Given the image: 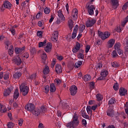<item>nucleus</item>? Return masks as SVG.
<instances>
[{"mask_svg":"<svg viewBox=\"0 0 128 128\" xmlns=\"http://www.w3.org/2000/svg\"><path fill=\"white\" fill-rule=\"evenodd\" d=\"M103 66V64L102 62H98L96 65V67L97 68H101Z\"/></svg>","mask_w":128,"mask_h":128,"instance_id":"59","label":"nucleus"},{"mask_svg":"<svg viewBox=\"0 0 128 128\" xmlns=\"http://www.w3.org/2000/svg\"><path fill=\"white\" fill-rule=\"evenodd\" d=\"M128 22V16H127V17H126L123 22H122V26L123 27H124V26H126V24H127Z\"/></svg>","mask_w":128,"mask_h":128,"instance_id":"42","label":"nucleus"},{"mask_svg":"<svg viewBox=\"0 0 128 128\" xmlns=\"http://www.w3.org/2000/svg\"><path fill=\"white\" fill-rule=\"evenodd\" d=\"M90 49V45H86L85 48V52L86 54L88 53L89 50Z\"/></svg>","mask_w":128,"mask_h":128,"instance_id":"50","label":"nucleus"},{"mask_svg":"<svg viewBox=\"0 0 128 128\" xmlns=\"http://www.w3.org/2000/svg\"><path fill=\"white\" fill-rule=\"evenodd\" d=\"M8 128H14V122H8L7 124Z\"/></svg>","mask_w":128,"mask_h":128,"instance_id":"43","label":"nucleus"},{"mask_svg":"<svg viewBox=\"0 0 128 128\" xmlns=\"http://www.w3.org/2000/svg\"><path fill=\"white\" fill-rule=\"evenodd\" d=\"M37 36L40 38H42V30H38L37 32Z\"/></svg>","mask_w":128,"mask_h":128,"instance_id":"58","label":"nucleus"},{"mask_svg":"<svg viewBox=\"0 0 128 128\" xmlns=\"http://www.w3.org/2000/svg\"><path fill=\"white\" fill-rule=\"evenodd\" d=\"M60 106L62 108V110H66L68 108V104L66 102L61 101L60 102Z\"/></svg>","mask_w":128,"mask_h":128,"instance_id":"16","label":"nucleus"},{"mask_svg":"<svg viewBox=\"0 0 128 128\" xmlns=\"http://www.w3.org/2000/svg\"><path fill=\"white\" fill-rule=\"evenodd\" d=\"M26 49V46H23L22 48H16L14 49L15 53L17 54H22V52Z\"/></svg>","mask_w":128,"mask_h":128,"instance_id":"12","label":"nucleus"},{"mask_svg":"<svg viewBox=\"0 0 128 128\" xmlns=\"http://www.w3.org/2000/svg\"><path fill=\"white\" fill-rule=\"evenodd\" d=\"M82 79L84 80L85 82H87L91 80V76L88 74H86L82 78Z\"/></svg>","mask_w":128,"mask_h":128,"instance_id":"29","label":"nucleus"},{"mask_svg":"<svg viewBox=\"0 0 128 128\" xmlns=\"http://www.w3.org/2000/svg\"><path fill=\"white\" fill-rule=\"evenodd\" d=\"M7 109L4 108V105L0 104V112L4 113L6 112Z\"/></svg>","mask_w":128,"mask_h":128,"instance_id":"33","label":"nucleus"},{"mask_svg":"<svg viewBox=\"0 0 128 128\" xmlns=\"http://www.w3.org/2000/svg\"><path fill=\"white\" fill-rule=\"evenodd\" d=\"M56 90V85L54 84V83H52L50 85V92H55Z\"/></svg>","mask_w":128,"mask_h":128,"instance_id":"21","label":"nucleus"},{"mask_svg":"<svg viewBox=\"0 0 128 128\" xmlns=\"http://www.w3.org/2000/svg\"><path fill=\"white\" fill-rule=\"evenodd\" d=\"M96 98L98 101H101L103 100V96L100 94H97Z\"/></svg>","mask_w":128,"mask_h":128,"instance_id":"34","label":"nucleus"},{"mask_svg":"<svg viewBox=\"0 0 128 128\" xmlns=\"http://www.w3.org/2000/svg\"><path fill=\"white\" fill-rule=\"evenodd\" d=\"M114 48L118 52V54L120 56V57L122 58H124V56L123 51L121 50V44L119 43H116L114 46Z\"/></svg>","mask_w":128,"mask_h":128,"instance_id":"4","label":"nucleus"},{"mask_svg":"<svg viewBox=\"0 0 128 128\" xmlns=\"http://www.w3.org/2000/svg\"><path fill=\"white\" fill-rule=\"evenodd\" d=\"M36 74H33L29 76V78L30 80H34L36 78Z\"/></svg>","mask_w":128,"mask_h":128,"instance_id":"48","label":"nucleus"},{"mask_svg":"<svg viewBox=\"0 0 128 128\" xmlns=\"http://www.w3.org/2000/svg\"><path fill=\"white\" fill-rule=\"evenodd\" d=\"M68 26L70 28V31H72V28L74 26V22L72 20V19H70L68 21Z\"/></svg>","mask_w":128,"mask_h":128,"instance_id":"26","label":"nucleus"},{"mask_svg":"<svg viewBox=\"0 0 128 128\" xmlns=\"http://www.w3.org/2000/svg\"><path fill=\"white\" fill-rule=\"evenodd\" d=\"M81 113H82V118H84L85 119H89V116L88 114H87L86 112V110H82Z\"/></svg>","mask_w":128,"mask_h":128,"instance_id":"25","label":"nucleus"},{"mask_svg":"<svg viewBox=\"0 0 128 128\" xmlns=\"http://www.w3.org/2000/svg\"><path fill=\"white\" fill-rule=\"evenodd\" d=\"M25 110L32 112L34 110V105L32 104H28L26 105Z\"/></svg>","mask_w":128,"mask_h":128,"instance_id":"10","label":"nucleus"},{"mask_svg":"<svg viewBox=\"0 0 128 128\" xmlns=\"http://www.w3.org/2000/svg\"><path fill=\"white\" fill-rule=\"evenodd\" d=\"M54 82L55 84H56L57 85H60L62 81L61 80H60V79H56L54 80Z\"/></svg>","mask_w":128,"mask_h":128,"instance_id":"54","label":"nucleus"},{"mask_svg":"<svg viewBox=\"0 0 128 128\" xmlns=\"http://www.w3.org/2000/svg\"><path fill=\"white\" fill-rule=\"evenodd\" d=\"M52 50V46L50 44H48L47 46L44 48V50L46 52H49Z\"/></svg>","mask_w":128,"mask_h":128,"instance_id":"27","label":"nucleus"},{"mask_svg":"<svg viewBox=\"0 0 128 128\" xmlns=\"http://www.w3.org/2000/svg\"><path fill=\"white\" fill-rule=\"evenodd\" d=\"M54 39L55 40H58V30L54 31Z\"/></svg>","mask_w":128,"mask_h":128,"instance_id":"40","label":"nucleus"},{"mask_svg":"<svg viewBox=\"0 0 128 128\" xmlns=\"http://www.w3.org/2000/svg\"><path fill=\"white\" fill-rule=\"evenodd\" d=\"M14 51V46H10L8 50L9 54H12Z\"/></svg>","mask_w":128,"mask_h":128,"instance_id":"44","label":"nucleus"},{"mask_svg":"<svg viewBox=\"0 0 128 128\" xmlns=\"http://www.w3.org/2000/svg\"><path fill=\"white\" fill-rule=\"evenodd\" d=\"M30 55H29V53L28 52H24L23 55H22V56H23L24 58H28L29 57Z\"/></svg>","mask_w":128,"mask_h":128,"instance_id":"57","label":"nucleus"},{"mask_svg":"<svg viewBox=\"0 0 128 128\" xmlns=\"http://www.w3.org/2000/svg\"><path fill=\"white\" fill-rule=\"evenodd\" d=\"M22 73L20 71H17L13 74V78L16 80H18L20 78V76H22Z\"/></svg>","mask_w":128,"mask_h":128,"instance_id":"18","label":"nucleus"},{"mask_svg":"<svg viewBox=\"0 0 128 128\" xmlns=\"http://www.w3.org/2000/svg\"><path fill=\"white\" fill-rule=\"evenodd\" d=\"M57 13L58 14L59 18H58L56 22V24L58 25L61 23V22H62V21H65L66 18L62 14V10H58Z\"/></svg>","mask_w":128,"mask_h":128,"instance_id":"3","label":"nucleus"},{"mask_svg":"<svg viewBox=\"0 0 128 128\" xmlns=\"http://www.w3.org/2000/svg\"><path fill=\"white\" fill-rule=\"evenodd\" d=\"M80 43H78V42H76L75 45V48H72V52L74 54L77 53L78 50L80 51Z\"/></svg>","mask_w":128,"mask_h":128,"instance_id":"11","label":"nucleus"},{"mask_svg":"<svg viewBox=\"0 0 128 128\" xmlns=\"http://www.w3.org/2000/svg\"><path fill=\"white\" fill-rule=\"evenodd\" d=\"M86 112H87L88 114H91V116H92V112L91 106H88L86 108Z\"/></svg>","mask_w":128,"mask_h":128,"instance_id":"38","label":"nucleus"},{"mask_svg":"<svg viewBox=\"0 0 128 128\" xmlns=\"http://www.w3.org/2000/svg\"><path fill=\"white\" fill-rule=\"evenodd\" d=\"M40 113L42 112L43 114H44L46 112V106H42L40 107Z\"/></svg>","mask_w":128,"mask_h":128,"instance_id":"45","label":"nucleus"},{"mask_svg":"<svg viewBox=\"0 0 128 128\" xmlns=\"http://www.w3.org/2000/svg\"><path fill=\"white\" fill-rule=\"evenodd\" d=\"M32 112L34 116H38L40 114V110L38 108L34 109Z\"/></svg>","mask_w":128,"mask_h":128,"instance_id":"24","label":"nucleus"},{"mask_svg":"<svg viewBox=\"0 0 128 128\" xmlns=\"http://www.w3.org/2000/svg\"><path fill=\"white\" fill-rule=\"evenodd\" d=\"M76 36H77V32L73 31L72 35V38L74 39L76 37Z\"/></svg>","mask_w":128,"mask_h":128,"instance_id":"61","label":"nucleus"},{"mask_svg":"<svg viewBox=\"0 0 128 128\" xmlns=\"http://www.w3.org/2000/svg\"><path fill=\"white\" fill-rule=\"evenodd\" d=\"M50 90V86L48 85H46L44 86V93L47 94L48 92Z\"/></svg>","mask_w":128,"mask_h":128,"instance_id":"49","label":"nucleus"},{"mask_svg":"<svg viewBox=\"0 0 128 128\" xmlns=\"http://www.w3.org/2000/svg\"><path fill=\"white\" fill-rule=\"evenodd\" d=\"M113 88L114 89V90H118L119 87H118V84H114V85Z\"/></svg>","mask_w":128,"mask_h":128,"instance_id":"62","label":"nucleus"},{"mask_svg":"<svg viewBox=\"0 0 128 128\" xmlns=\"http://www.w3.org/2000/svg\"><path fill=\"white\" fill-rule=\"evenodd\" d=\"M98 35L100 38L102 40H104L106 38H108L110 36V32H101V31L98 30Z\"/></svg>","mask_w":128,"mask_h":128,"instance_id":"5","label":"nucleus"},{"mask_svg":"<svg viewBox=\"0 0 128 128\" xmlns=\"http://www.w3.org/2000/svg\"><path fill=\"white\" fill-rule=\"evenodd\" d=\"M41 58L44 60H46V58H47L46 54L45 52H43L41 56Z\"/></svg>","mask_w":128,"mask_h":128,"instance_id":"53","label":"nucleus"},{"mask_svg":"<svg viewBox=\"0 0 128 128\" xmlns=\"http://www.w3.org/2000/svg\"><path fill=\"white\" fill-rule=\"evenodd\" d=\"M30 52L31 54H34L36 53V50L34 48H30Z\"/></svg>","mask_w":128,"mask_h":128,"instance_id":"55","label":"nucleus"},{"mask_svg":"<svg viewBox=\"0 0 128 128\" xmlns=\"http://www.w3.org/2000/svg\"><path fill=\"white\" fill-rule=\"evenodd\" d=\"M88 12L90 16L94 15V11L96 10V7L94 5L88 6L87 7Z\"/></svg>","mask_w":128,"mask_h":128,"instance_id":"9","label":"nucleus"},{"mask_svg":"<svg viewBox=\"0 0 128 128\" xmlns=\"http://www.w3.org/2000/svg\"><path fill=\"white\" fill-rule=\"evenodd\" d=\"M119 94L120 96H124L127 94V90L124 88H121L119 90Z\"/></svg>","mask_w":128,"mask_h":128,"instance_id":"19","label":"nucleus"},{"mask_svg":"<svg viewBox=\"0 0 128 128\" xmlns=\"http://www.w3.org/2000/svg\"><path fill=\"white\" fill-rule=\"evenodd\" d=\"M6 44V48L8 49L9 48V46L11 44V42L10 40H6L5 42Z\"/></svg>","mask_w":128,"mask_h":128,"instance_id":"60","label":"nucleus"},{"mask_svg":"<svg viewBox=\"0 0 128 128\" xmlns=\"http://www.w3.org/2000/svg\"><path fill=\"white\" fill-rule=\"evenodd\" d=\"M4 8L10 10L12 8V4L9 1H6L4 2Z\"/></svg>","mask_w":128,"mask_h":128,"instance_id":"17","label":"nucleus"},{"mask_svg":"<svg viewBox=\"0 0 128 128\" xmlns=\"http://www.w3.org/2000/svg\"><path fill=\"white\" fill-rule=\"evenodd\" d=\"M50 72V68L48 66H46V67L43 70V74H48Z\"/></svg>","mask_w":128,"mask_h":128,"instance_id":"32","label":"nucleus"},{"mask_svg":"<svg viewBox=\"0 0 128 128\" xmlns=\"http://www.w3.org/2000/svg\"><path fill=\"white\" fill-rule=\"evenodd\" d=\"M106 115L110 118H114V110L112 108H108L106 110Z\"/></svg>","mask_w":128,"mask_h":128,"instance_id":"13","label":"nucleus"},{"mask_svg":"<svg viewBox=\"0 0 128 128\" xmlns=\"http://www.w3.org/2000/svg\"><path fill=\"white\" fill-rule=\"evenodd\" d=\"M83 61H78L75 63V68H78L82 64Z\"/></svg>","mask_w":128,"mask_h":128,"instance_id":"35","label":"nucleus"},{"mask_svg":"<svg viewBox=\"0 0 128 128\" xmlns=\"http://www.w3.org/2000/svg\"><path fill=\"white\" fill-rule=\"evenodd\" d=\"M4 78L6 80L9 78V75L7 74H4Z\"/></svg>","mask_w":128,"mask_h":128,"instance_id":"63","label":"nucleus"},{"mask_svg":"<svg viewBox=\"0 0 128 128\" xmlns=\"http://www.w3.org/2000/svg\"><path fill=\"white\" fill-rule=\"evenodd\" d=\"M84 50H80L79 53L78 54V59L84 60Z\"/></svg>","mask_w":128,"mask_h":128,"instance_id":"22","label":"nucleus"},{"mask_svg":"<svg viewBox=\"0 0 128 128\" xmlns=\"http://www.w3.org/2000/svg\"><path fill=\"white\" fill-rule=\"evenodd\" d=\"M78 24L75 25V27L73 32H78Z\"/></svg>","mask_w":128,"mask_h":128,"instance_id":"64","label":"nucleus"},{"mask_svg":"<svg viewBox=\"0 0 128 128\" xmlns=\"http://www.w3.org/2000/svg\"><path fill=\"white\" fill-rule=\"evenodd\" d=\"M96 19L92 18H88L86 22V26L88 28H92L96 24Z\"/></svg>","mask_w":128,"mask_h":128,"instance_id":"6","label":"nucleus"},{"mask_svg":"<svg viewBox=\"0 0 128 128\" xmlns=\"http://www.w3.org/2000/svg\"><path fill=\"white\" fill-rule=\"evenodd\" d=\"M85 28H86L85 25L84 24L80 25V32H82L84 30Z\"/></svg>","mask_w":128,"mask_h":128,"instance_id":"52","label":"nucleus"},{"mask_svg":"<svg viewBox=\"0 0 128 128\" xmlns=\"http://www.w3.org/2000/svg\"><path fill=\"white\" fill-rule=\"evenodd\" d=\"M111 2L113 6H116V8L118 6L119 2L118 0H111Z\"/></svg>","mask_w":128,"mask_h":128,"instance_id":"28","label":"nucleus"},{"mask_svg":"<svg viewBox=\"0 0 128 128\" xmlns=\"http://www.w3.org/2000/svg\"><path fill=\"white\" fill-rule=\"evenodd\" d=\"M46 44V40H44L43 42H40L38 43V48H42Z\"/></svg>","mask_w":128,"mask_h":128,"instance_id":"30","label":"nucleus"},{"mask_svg":"<svg viewBox=\"0 0 128 128\" xmlns=\"http://www.w3.org/2000/svg\"><path fill=\"white\" fill-rule=\"evenodd\" d=\"M56 72L57 74H61L62 72V68L61 66V65L59 64H57L56 65V68H55Z\"/></svg>","mask_w":128,"mask_h":128,"instance_id":"14","label":"nucleus"},{"mask_svg":"<svg viewBox=\"0 0 128 128\" xmlns=\"http://www.w3.org/2000/svg\"><path fill=\"white\" fill-rule=\"evenodd\" d=\"M20 93L23 96H26L29 92L30 88L26 85V83H22L20 86Z\"/></svg>","mask_w":128,"mask_h":128,"instance_id":"2","label":"nucleus"},{"mask_svg":"<svg viewBox=\"0 0 128 128\" xmlns=\"http://www.w3.org/2000/svg\"><path fill=\"white\" fill-rule=\"evenodd\" d=\"M14 88L12 86H10L9 88H7L6 90H5L3 93L4 96H10L12 92L13 91Z\"/></svg>","mask_w":128,"mask_h":128,"instance_id":"8","label":"nucleus"},{"mask_svg":"<svg viewBox=\"0 0 128 128\" xmlns=\"http://www.w3.org/2000/svg\"><path fill=\"white\" fill-rule=\"evenodd\" d=\"M24 123V119L20 118V120H18V124L20 126H22V124Z\"/></svg>","mask_w":128,"mask_h":128,"instance_id":"56","label":"nucleus"},{"mask_svg":"<svg viewBox=\"0 0 128 128\" xmlns=\"http://www.w3.org/2000/svg\"><path fill=\"white\" fill-rule=\"evenodd\" d=\"M10 32H11L13 36H14L16 34V29L14 28V27H12L10 30H9Z\"/></svg>","mask_w":128,"mask_h":128,"instance_id":"47","label":"nucleus"},{"mask_svg":"<svg viewBox=\"0 0 128 128\" xmlns=\"http://www.w3.org/2000/svg\"><path fill=\"white\" fill-rule=\"evenodd\" d=\"M114 42H115V40L112 38L108 42V44H107V47L108 48H112L114 44Z\"/></svg>","mask_w":128,"mask_h":128,"instance_id":"15","label":"nucleus"},{"mask_svg":"<svg viewBox=\"0 0 128 128\" xmlns=\"http://www.w3.org/2000/svg\"><path fill=\"white\" fill-rule=\"evenodd\" d=\"M111 65L112 67H114V68H117L120 66V64L116 62H112L111 64Z\"/></svg>","mask_w":128,"mask_h":128,"instance_id":"41","label":"nucleus"},{"mask_svg":"<svg viewBox=\"0 0 128 128\" xmlns=\"http://www.w3.org/2000/svg\"><path fill=\"white\" fill-rule=\"evenodd\" d=\"M14 62L16 64L17 66H20L22 63V60L20 58H18L15 60Z\"/></svg>","mask_w":128,"mask_h":128,"instance_id":"36","label":"nucleus"},{"mask_svg":"<svg viewBox=\"0 0 128 128\" xmlns=\"http://www.w3.org/2000/svg\"><path fill=\"white\" fill-rule=\"evenodd\" d=\"M128 8V2H126L122 6V9L123 10H126Z\"/></svg>","mask_w":128,"mask_h":128,"instance_id":"46","label":"nucleus"},{"mask_svg":"<svg viewBox=\"0 0 128 128\" xmlns=\"http://www.w3.org/2000/svg\"><path fill=\"white\" fill-rule=\"evenodd\" d=\"M116 99L114 98H111L110 99L109 102H108V104L111 108H114V103L116 102Z\"/></svg>","mask_w":128,"mask_h":128,"instance_id":"20","label":"nucleus"},{"mask_svg":"<svg viewBox=\"0 0 128 128\" xmlns=\"http://www.w3.org/2000/svg\"><path fill=\"white\" fill-rule=\"evenodd\" d=\"M50 8H48L47 7L45 8L44 9V13L45 14H48L50 13Z\"/></svg>","mask_w":128,"mask_h":128,"instance_id":"51","label":"nucleus"},{"mask_svg":"<svg viewBox=\"0 0 128 128\" xmlns=\"http://www.w3.org/2000/svg\"><path fill=\"white\" fill-rule=\"evenodd\" d=\"M73 11L74 12L72 14V16L74 17V18H76L78 17V10L74 9Z\"/></svg>","mask_w":128,"mask_h":128,"instance_id":"39","label":"nucleus"},{"mask_svg":"<svg viewBox=\"0 0 128 128\" xmlns=\"http://www.w3.org/2000/svg\"><path fill=\"white\" fill-rule=\"evenodd\" d=\"M20 96L18 90H16L14 93V99L17 100Z\"/></svg>","mask_w":128,"mask_h":128,"instance_id":"31","label":"nucleus"},{"mask_svg":"<svg viewBox=\"0 0 128 128\" xmlns=\"http://www.w3.org/2000/svg\"><path fill=\"white\" fill-rule=\"evenodd\" d=\"M70 93L71 96H75L78 92V87L75 85L72 86L70 88Z\"/></svg>","mask_w":128,"mask_h":128,"instance_id":"7","label":"nucleus"},{"mask_svg":"<svg viewBox=\"0 0 128 128\" xmlns=\"http://www.w3.org/2000/svg\"><path fill=\"white\" fill-rule=\"evenodd\" d=\"M117 50H112L111 55L112 56V58H116L117 56H118V54H117L116 52Z\"/></svg>","mask_w":128,"mask_h":128,"instance_id":"37","label":"nucleus"},{"mask_svg":"<svg viewBox=\"0 0 128 128\" xmlns=\"http://www.w3.org/2000/svg\"><path fill=\"white\" fill-rule=\"evenodd\" d=\"M108 72L106 70H101L100 76H102L104 78L108 76Z\"/></svg>","mask_w":128,"mask_h":128,"instance_id":"23","label":"nucleus"},{"mask_svg":"<svg viewBox=\"0 0 128 128\" xmlns=\"http://www.w3.org/2000/svg\"><path fill=\"white\" fill-rule=\"evenodd\" d=\"M79 124L78 116L77 115H74L73 117L72 122L66 124V127L68 128H76Z\"/></svg>","mask_w":128,"mask_h":128,"instance_id":"1","label":"nucleus"}]
</instances>
